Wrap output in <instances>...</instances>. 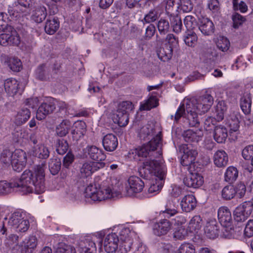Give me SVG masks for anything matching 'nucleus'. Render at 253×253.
<instances>
[{
	"label": "nucleus",
	"instance_id": "f257e3e1",
	"mask_svg": "<svg viewBox=\"0 0 253 253\" xmlns=\"http://www.w3.org/2000/svg\"><path fill=\"white\" fill-rule=\"evenodd\" d=\"M45 163L36 166L33 171L25 170L20 178L8 182L0 181V195H5L16 190L23 195L33 193L34 190L37 194H41L45 191Z\"/></svg>",
	"mask_w": 253,
	"mask_h": 253
},
{
	"label": "nucleus",
	"instance_id": "f03ea898",
	"mask_svg": "<svg viewBox=\"0 0 253 253\" xmlns=\"http://www.w3.org/2000/svg\"><path fill=\"white\" fill-rule=\"evenodd\" d=\"M161 145V138L157 135L147 144L130 149L126 155L128 161L142 162L139 169L142 176L147 177L151 172H154L161 178L165 174V165L160 159L155 160L151 157L150 153Z\"/></svg>",
	"mask_w": 253,
	"mask_h": 253
},
{
	"label": "nucleus",
	"instance_id": "7ed1b4c3",
	"mask_svg": "<svg viewBox=\"0 0 253 253\" xmlns=\"http://www.w3.org/2000/svg\"><path fill=\"white\" fill-rule=\"evenodd\" d=\"M213 102V97L208 94L197 99H184L177 109L174 120L177 122L183 117L190 126H198L200 122L199 116L207 112Z\"/></svg>",
	"mask_w": 253,
	"mask_h": 253
},
{
	"label": "nucleus",
	"instance_id": "20e7f679",
	"mask_svg": "<svg viewBox=\"0 0 253 253\" xmlns=\"http://www.w3.org/2000/svg\"><path fill=\"white\" fill-rule=\"evenodd\" d=\"M121 193L120 190L116 189L112 185H108L103 182L100 185L90 184L86 186L83 195L87 201L101 202L119 197Z\"/></svg>",
	"mask_w": 253,
	"mask_h": 253
},
{
	"label": "nucleus",
	"instance_id": "39448f33",
	"mask_svg": "<svg viewBox=\"0 0 253 253\" xmlns=\"http://www.w3.org/2000/svg\"><path fill=\"white\" fill-rule=\"evenodd\" d=\"M133 108L131 102L123 101L118 104L117 110L112 113L110 117L115 124L120 126H125L128 123V114Z\"/></svg>",
	"mask_w": 253,
	"mask_h": 253
},
{
	"label": "nucleus",
	"instance_id": "423d86ee",
	"mask_svg": "<svg viewBox=\"0 0 253 253\" xmlns=\"http://www.w3.org/2000/svg\"><path fill=\"white\" fill-rule=\"evenodd\" d=\"M0 34V44L4 46H19L21 38L16 30L11 26L6 24Z\"/></svg>",
	"mask_w": 253,
	"mask_h": 253
},
{
	"label": "nucleus",
	"instance_id": "0eeeda50",
	"mask_svg": "<svg viewBox=\"0 0 253 253\" xmlns=\"http://www.w3.org/2000/svg\"><path fill=\"white\" fill-rule=\"evenodd\" d=\"M217 217L221 225L225 228L224 235L226 237L230 238L234 234L233 219L231 211L227 207H221L218 209Z\"/></svg>",
	"mask_w": 253,
	"mask_h": 253
},
{
	"label": "nucleus",
	"instance_id": "6e6552de",
	"mask_svg": "<svg viewBox=\"0 0 253 253\" xmlns=\"http://www.w3.org/2000/svg\"><path fill=\"white\" fill-rule=\"evenodd\" d=\"M117 231L119 232L120 244L117 253H127L131 249L132 244V237L134 232H131L128 227L120 226Z\"/></svg>",
	"mask_w": 253,
	"mask_h": 253
},
{
	"label": "nucleus",
	"instance_id": "1a4fd4ad",
	"mask_svg": "<svg viewBox=\"0 0 253 253\" xmlns=\"http://www.w3.org/2000/svg\"><path fill=\"white\" fill-rule=\"evenodd\" d=\"M104 235L103 231H100L95 233L91 238H87L84 241H81L79 244L80 253H95L96 247L95 240L98 239L102 240Z\"/></svg>",
	"mask_w": 253,
	"mask_h": 253
},
{
	"label": "nucleus",
	"instance_id": "9d476101",
	"mask_svg": "<svg viewBox=\"0 0 253 253\" xmlns=\"http://www.w3.org/2000/svg\"><path fill=\"white\" fill-rule=\"evenodd\" d=\"M253 204L250 201H246L239 205L235 209L233 215L237 222L245 221L253 211Z\"/></svg>",
	"mask_w": 253,
	"mask_h": 253
},
{
	"label": "nucleus",
	"instance_id": "9b49d317",
	"mask_svg": "<svg viewBox=\"0 0 253 253\" xmlns=\"http://www.w3.org/2000/svg\"><path fill=\"white\" fill-rule=\"evenodd\" d=\"M144 186V183L137 176H130L125 184V190L128 196H134L136 193L142 191Z\"/></svg>",
	"mask_w": 253,
	"mask_h": 253
},
{
	"label": "nucleus",
	"instance_id": "f8f14e48",
	"mask_svg": "<svg viewBox=\"0 0 253 253\" xmlns=\"http://www.w3.org/2000/svg\"><path fill=\"white\" fill-rule=\"evenodd\" d=\"M179 151L183 154L181 157V164L184 166H188L193 163L198 154L195 149L187 144L180 145Z\"/></svg>",
	"mask_w": 253,
	"mask_h": 253
},
{
	"label": "nucleus",
	"instance_id": "ddd939ff",
	"mask_svg": "<svg viewBox=\"0 0 253 253\" xmlns=\"http://www.w3.org/2000/svg\"><path fill=\"white\" fill-rule=\"evenodd\" d=\"M83 153L85 157H88L94 163L104 162L106 157L102 149L92 145L86 146L83 149Z\"/></svg>",
	"mask_w": 253,
	"mask_h": 253
},
{
	"label": "nucleus",
	"instance_id": "4468645a",
	"mask_svg": "<svg viewBox=\"0 0 253 253\" xmlns=\"http://www.w3.org/2000/svg\"><path fill=\"white\" fill-rule=\"evenodd\" d=\"M12 167L14 170L20 172L26 166V154L23 150L18 149L12 152Z\"/></svg>",
	"mask_w": 253,
	"mask_h": 253
},
{
	"label": "nucleus",
	"instance_id": "2eb2a0df",
	"mask_svg": "<svg viewBox=\"0 0 253 253\" xmlns=\"http://www.w3.org/2000/svg\"><path fill=\"white\" fill-rule=\"evenodd\" d=\"M172 224V223L168 219H161L153 224V233L157 236L165 235L171 230Z\"/></svg>",
	"mask_w": 253,
	"mask_h": 253
},
{
	"label": "nucleus",
	"instance_id": "dca6fc26",
	"mask_svg": "<svg viewBox=\"0 0 253 253\" xmlns=\"http://www.w3.org/2000/svg\"><path fill=\"white\" fill-rule=\"evenodd\" d=\"M167 173V168L165 166V174L163 178H161L154 172H151L148 174V175L150 174H153L158 179L155 178V179H152L150 183V186L148 189V193L146 194V196L147 197H152L156 194H157L163 187V181L162 180L164 179L166 176ZM148 176L147 177H148Z\"/></svg>",
	"mask_w": 253,
	"mask_h": 253
},
{
	"label": "nucleus",
	"instance_id": "f3484780",
	"mask_svg": "<svg viewBox=\"0 0 253 253\" xmlns=\"http://www.w3.org/2000/svg\"><path fill=\"white\" fill-rule=\"evenodd\" d=\"M104 162L94 163L87 161L84 162L81 168V172L83 176L87 177L99 169L105 167Z\"/></svg>",
	"mask_w": 253,
	"mask_h": 253
},
{
	"label": "nucleus",
	"instance_id": "a211bd4d",
	"mask_svg": "<svg viewBox=\"0 0 253 253\" xmlns=\"http://www.w3.org/2000/svg\"><path fill=\"white\" fill-rule=\"evenodd\" d=\"M119 237L115 233H111L106 235L104 241L105 251L108 253L117 252L118 249Z\"/></svg>",
	"mask_w": 253,
	"mask_h": 253
},
{
	"label": "nucleus",
	"instance_id": "6ab92c4d",
	"mask_svg": "<svg viewBox=\"0 0 253 253\" xmlns=\"http://www.w3.org/2000/svg\"><path fill=\"white\" fill-rule=\"evenodd\" d=\"M185 185L189 187L197 188L201 187L204 183V178L200 174L196 172L190 173L183 179Z\"/></svg>",
	"mask_w": 253,
	"mask_h": 253
},
{
	"label": "nucleus",
	"instance_id": "aec40b11",
	"mask_svg": "<svg viewBox=\"0 0 253 253\" xmlns=\"http://www.w3.org/2000/svg\"><path fill=\"white\" fill-rule=\"evenodd\" d=\"M1 60L4 65L7 66L14 72H19L22 69V62L15 57H9L5 55H1Z\"/></svg>",
	"mask_w": 253,
	"mask_h": 253
},
{
	"label": "nucleus",
	"instance_id": "412c9836",
	"mask_svg": "<svg viewBox=\"0 0 253 253\" xmlns=\"http://www.w3.org/2000/svg\"><path fill=\"white\" fill-rule=\"evenodd\" d=\"M86 126L85 123L81 121L76 122L73 126L71 131L73 139L78 141L83 137L86 132Z\"/></svg>",
	"mask_w": 253,
	"mask_h": 253
},
{
	"label": "nucleus",
	"instance_id": "4be33fe9",
	"mask_svg": "<svg viewBox=\"0 0 253 253\" xmlns=\"http://www.w3.org/2000/svg\"><path fill=\"white\" fill-rule=\"evenodd\" d=\"M199 29L203 35L210 36L213 33L214 26L210 19L203 17L199 20Z\"/></svg>",
	"mask_w": 253,
	"mask_h": 253
},
{
	"label": "nucleus",
	"instance_id": "5701e85b",
	"mask_svg": "<svg viewBox=\"0 0 253 253\" xmlns=\"http://www.w3.org/2000/svg\"><path fill=\"white\" fill-rule=\"evenodd\" d=\"M37 246V239L35 236H30L26 239L18 246V250L21 253H32Z\"/></svg>",
	"mask_w": 253,
	"mask_h": 253
},
{
	"label": "nucleus",
	"instance_id": "b1692460",
	"mask_svg": "<svg viewBox=\"0 0 253 253\" xmlns=\"http://www.w3.org/2000/svg\"><path fill=\"white\" fill-rule=\"evenodd\" d=\"M180 205L183 211L190 212L196 206V199L192 195H186L181 199Z\"/></svg>",
	"mask_w": 253,
	"mask_h": 253
},
{
	"label": "nucleus",
	"instance_id": "393cba45",
	"mask_svg": "<svg viewBox=\"0 0 253 253\" xmlns=\"http://www.w3.org/2000/svg\"><path fill=\"white\" fill-rule=\"evenodd\" d=\"M204 231L206 236L210 239H215L219 233L217 222L214 219L207 221L204 227Z\"/></svg>",
	"mask_w": 253,
	"mask_h": 253
},
{
	"label": "nucleus",
	"instance_id": "a878e982",
	"mask_svg": "<svg viewBox=\"0 0 253 253\" xmlns=\"http://www.w3.org/2000/svg\"><path fill=\"white\" fill-rule=\"evenodd\" d=\"M118 139L117 137L111 133L105 135L102 140V144L104 148L107 151H114L118 146Z\"/></svg>",
	"mask_w": 253,
	"mask_h": 253
},
{
	"label": "nucleus",
	"instance_id": "bb28decb",
	"mask_svg": "<svg viewBox=\"0 0 253 253\" xmlns=\"http://www.w3.org/2000/svg\"><path fill=\"white\" fill-rule=\"evenodd\" d=\"M4 89L6 93L10 96H14L19 90V83L13 78L6 80L4 84Z\"/></svg>",
	"mask_w": 253,
	"mask_h": 253
},
{
	"label": "nucleus",
	"instance_id": "cd10ccee",
	"mask_svg": "<svg viewBox=\"0 0 253 253\" xmlns=\"http://www.w3.org/2000/svg\"><path fill=\"white\" fill-rule=\"evenodd\" d=\"M30 116L29 109L23 108L17 112L14 117V123L16 126H21L29 119Z\"/></svg>",
	"mask_w": 253,
	"mask_h": 253
},
{
	"label": "nucleus",
	"instance_id": "c85d7f7f",
	"mask_svg": "<svg viewBox=\"0 0 253 253\" xmlns=\"http://www.w3.org/2000/svg\"><path fill=\"white\" fill-rule=\"evenodd\" d=\"M33 0H17L15 2V9L19 13H24L25 15L29 14L32 6Z\"/></svg>",
	"mask_w": 253,
	"mask_h": 253
},
{
	"label": "nucleus",
	"instance_id": "c756f323",
	"mask_svg": "<svg viewBox=\"0 0 253 253\" xmlns=\"http://www.w3.org/2000/svg\"><path fill=\"white\" fill-rule=\"evenodd\" d=\"M213 162L218 167H225L228 162V155L224 151L218 150L214 155Z\"/></svg>",
	"mask_w": 253,
	"mask_h": 253
},
{
	"label": "nucleus",
	"instance_id": "7c9ffc66",
	"mask_svg": "<svg viewBox=\"0 0 253 253\" xmlns=\"http://www.w3.org/2000/svg\"><path fill=\"white\" fill-rule=\"evenodd\" d=\"M158 93L154 92L149 98L140 104V110H149L158 105V100L156 97Z\"/></svg>",
	"mask_w": 253,
	"mask_h": 253
},
{
	"label": "nucleus",
	"instance_id": "2f4dec72",
	"mask_svg": "<svg viewBox=\"0 0 253 253\" xmlns=\"http://www.w3.org/2000/svg\"><path fill=\"white\" fill-rule=\"evenodd\" d=\"M172 47L166 44L163 47H160L157 50L159 58L164 62L169 61L172 55Z\"/></svg>",
	"mask_w": 253,
	"mask_h": 253
},
{
	"label": "nucleus",
	"instance_id": "473e14b6",
	"mask_svg": "<svg viewBox=\"0 0 253 253\" xmlns=\"http://www.w3.org/2000/svg\"><path fill=\"white\" fill-rule=\"evenodd\" d=\"M203 225V220L199 215H195L190 220L188 230L191 233H197Z\"/></svg>",
	"mask_w": 253,
	"mask_h": 253
},
{
	"label": "nucleus",
	"instance_id": "72a5a7b5",
	"mask_svg": "<svg viewBox=\"0 0 253 253\" xmlns=\"http://www.w3.org/2000/svg\"><path fill=\"white\" fill-rule=\"evenodd\" d=\"M227 137V130L222 126H217L214 130L213 137L217 143L225 142Z\"/></svg>",
	"mask_w": 253,
	"mask_h": 253
},
{
	"label": "nucleus",
	"instance_id": "f704fd0d",
	"mask_svg": "<svg viewBox=\"0 0 253 253\" xmlns=\"http://www.w3.org/2000/svg\"><path fill=\"white\" fill-rule=\"evenodd\" d=\"M202 134L203 133L201 130L194 131L191 129H189L184 131L183 136L185 141L186 142H197L201 139Z\"/></svg>",
	"mask_w": 253,
	"mask_h": 253
},
{
	"label": "nucleus",
	"instance_id": "c9c22d12",
	"mask_svg": "<svg viewBox=\"0 0 253 253\" xmlns=\"http://www.w3.org/2000/svg\"><path fill=\"white\" fill-rule=\"evenodd\" d=\"M72 125L71 122L68 120H64L57 126L56 132L61 137L65 136L69 132Z\"/></svg>",
	"mask_w": 253,
	"mask_h": 253
},
{
	"label": "nucleus",
	"instance_id": "e433bc0d",
	"mask_svg": "<svg viewBox=\"0 0 253 253\" xmlns=\"http://www.w3.org/2000/svg\"><path fill=\"white\" fill-rule=\"evenodd\" d=\"M188 229H185L184 226L175 227L173 230V238L175 240H184L188 236Z\"/></svg>",
	"mask_w": 253,
	"mask_h": 253
},
{
	"label": "nucleus",
	"instance_id": "4c0bfd02",
	"mask_svg": "<svg viewBox=\"0 0 253 253\" xmlns=\"http://www.w3.org/2000/svg\"><path fill=\"white\" fill-rule=\"evenodd\" d=\"M227 110V106L224 101H219L215 108V117L218 121L223 120L225 112Z\"/></svg>",
	"mask_w": 253,
	"mask_h": 253
},
{
	"label": "nucleus",
	"instance_id": "58836bf2",
	"mask_svg": "<svg viewBox=\"0 0 253 253\" xmlns=\"http://www.w3.org/2000/svg\"><path fill=\"white\" fill-rule=\"evenodd\" d=\"M238 176V170L237 168L230 166L229 167L225 172V180L229 182H232L235 181Z\"/></svg>",
	"mask_w": 253,
	"mask_h": 253
},
{
	"label": "nucleus",
	"instance_id": "ea45409f",
	"mask_svg": "<svg viewBox=\"0 0 253 253\" xmlns=\"http://www.w3.org/2000/svg\"><path fill=\"white\" fill-rule=\"evenodd\" d=\"M157 27L161 35H165L170 29L169 22L165 19L161 18L157 23Z\"/></svg>",
	"mask_w": 253,
	"mask_h": 253
},
{
	"label": "nucleus",
	"instance_id": "a19ab883",
	"mask_svg": "<svg viewBox=\"0 0 253 253\" xmlns=\"http://www.w3.org/2000/svg\"><path fill=\"white\" fill-rule=\"evenodd\" d=\"M23 217L21 213L15 212L11 215L8 221V224L11 228L16 229L22 220Z\"/></svg>",
	"mask_w": 253,
	"mask_h": 253
},
{
	"label": "nucleus",
	"instance_id": "79ce46f5",
	"mask_svg": "<svg viewBox=\"0 0 253 253\" xmlns=\"http://www.w3.org/2000/svg\"><path fill=\"white\" fill-rule=\"evenodd\" d=\"M55 253H76L75 248L64 243H59L55 250Z\"/></svg>",
	"mask_w": 253,
	"mask_h": 253
},
{
	"label": "nucleus",
	"instance_id": "37998d69",
	"mask_svg": "<svg viewBox=\"0 0 253 253\" xmlns=\"http://www.w3.org/2000/svg\"><path fill=\"white\" fill-rule=\"evenodd\" d=\"M198 37L195 33L189 31L184 38V42L188 46L194 47L197 43Z\"/></svg>",
	"mask_w": 253,
	"mask_h": 253
},
{
	"label": "nucleus",
	"instance_id": "c03bdc74",
	"mask_svg": "<svg viewBox=\"0 0 253 253\" xmlns=\"http://www.w3.org/2000/svg\"><path fill=\"white\" fill-rule=\"evenodd\" d=\"M176 253H195V246L191 243L184 242L178 248Z\"/></svg>",
	"mask_w": 253,
	"mask_h": 253
},
{
	"label": "nucleus",
	"instance_id": "a18cd8bd",
	"mask_svg": "<svg viewBox=\"0 0 253 253\" xmlns=\"http://www.w3.org/2000/svg\"><path fill=\"white\" fill-rule=\"evenodd\" d=\"M165 216L169 218L175 215L177 213L176 206L173 202H169L166 205L165 210L163 211Z\"/></svg>",
	"mask_w": 253,
	"mask_h": 253
},
{
	"label": "nucleus",
	"instance_id": "49530a36",
	"mask_svg": "<svg viewBox=\"0 0 253 253\" xmlns=\"http://www.w3.org/2000/svg\"><path fill=\"white\" fill-rule=\"evenodd\" d=\"M236 194L235 189L233 185L225 186L222 190V198L225 200H230Z\"/></svg>",
	"mask_w": 253,
	"mask_h": 253
},
{
	"label": "nucleus",
	"instance_id": "de8ad7c7",
	"mask_svg": "<svg viewBox=\"0 0 253 253\" xmlns=\"http://www.w3.org/2000/svg\"><path fill=\"white\" fill-rule=\"evenodd\" d=\"M216 46L219 50L225 52L229 48L230 42L226 38L219 37L217 38L216 41Z\"/></svg>",
	"mask_w": 253,
	"mask_h": 253
},
{
	"label": "nucleus",
	"instance_id": "09e8293b",
	"mask_svg": "<svg viewBox=\"0 0 253 253\" xmlns=\"http://www.w3.org/2000/svg\"><path fill=\"white\" fill-rule=\"evenodd\" d=\"M12 152L9 150H4L1 154L0 161L6 165H12Z\"/></svg>",
	"mask_w": 253,
	"mask_h": 253
},
{
	"label": "nucleus",
	"instance_id": "8fccbe9b",
	"mask_svg": "<svg viewBox=\"0 0 253 253\" xmlns=\"http://www.w3.org/2000/svg\"><path fill=\"white\" fill-rule=\"evenodd\" d=\"M36 21L38 23L42 22L45 19L46 16V9L44 6L41 7L36 10L35 13L34 15Z\"/></svg>",
	"mask_w": 253,
	"mask_h": 253
},
{
	"label": "nucleus",
	"instance_id": "3c124183",
	"mask_svg": "<svg viewBox=\"0 0 253 253\" xmlns=\"http://www.w3.org/2000/svg\"><path fill=\"white\" fill-rule=\"evenodd\" d=\"M239 115H233L228 120L227 122L228 126L230 130L233 131H236L239 127Z\"/></svg>",
	"mask_w": 253,
	"mask_h": 253
},
{
	"label": "nucleus",
	"instance_id": "603ef678",
	"mask_svg": "<svg viewBox=\"0 0 253 253\" xmlns=\"http://www.w3.org/2000/svg\"><path fill=\"white\" fill-rule=\"evenodd\" d=\"M184 24L188 31L193 30L197 26L196 19L192 15H187L185 17Z\"/></svg>",
	"mask_w": 253,
	"mask_h": 253
},
{
	"label": "nucleus",
	"instance_id": "864d4df0",
	"mask_svg": "<svg viewBox=\"0 0 253 253\" xmlns=\"http://www.w3.org/2000/svg\"><path fill=\"white\" fill-rule=\"evenodd\" d=\"M47 66L46 64L40 65L36 70V76L40 80H44L46 78Z\"/></svg>",
	"mask_w": 253,
	"mask_h": 253
},
{
	"label": "nucleus",
	"instance_id": "5fc2aeb1",
	"mask_svg": "<svg viewBox=\"0 0 253 253\" xmlns=\"http://www.w3.org/2000/svg\"><path fill=\"white\" fill-rule=\"evenodd\" d=\"M183 188L182 187L175 184H171L169 189V195L174 198L179 196L183 192Z\"/></svg>",
	"mask_w": 253,
	"mask_h": 253
},
{
	"label": "nucleus",
	"instance_id": "6e6d98bb",
	"mask_svg": "<svg viewBox=\"0 0 253 253\" xmlns=\"http://www.w3.org/2000/svg\"><path fill=\"white\" fill-rule=\"evenodd\" d=\"M68 149V144L64 139H59L56 145V151L60 155L64 154Z\"/></svg>",
	"mask_w": 253,
	"mask_h": 253
},
{
	"label": "nucleus",
	"instance_id": "4d7b16f0",
	"mask_svg": "<svg viewBox=\"0 0 253 253\" xmlns=\"http://www.w3.org/2000/svg\"><path fill=\"white\" fill-rule=\"evenodd\" d=\"M59 22L57 19L53 18L52 19L48 20V34L52 35L58 29Z\"/></svg>",
	"mask_w": 253,
	"mask_h": 253
},
{
	"label": "nucleus",
	"instance_id": "13d9d810",
	"mask_svg": "<svg viewBox=\"0 0 253 253\" xmlns=\"http://www.w3.org/2000/svg\"><path fill=\"white\" fill-rule=\"evenodd\" d=\"M47 105L46 103H42L37 110L36 117L38 120H42L46 118L47 115V110H46Z\"/></svg>",
	"mask_w": 253,
	"mask_h": 253
},
{
	"label": "nucleus",
	"instance_id": "bf43d9fd",
	"mask_svg": "<svg viewBox=\"0 0 253 253\" xmlns=\"http://www.w3.org/2000/svg\"><path fill=\"white\" fill-rule=\"evenodd\" d=\"M171 24L175 33H179L181 32L182 24L181 20L178 16H175L173 18Z\"/></svg>",
	"mask_w": 253,
	"mask_h": 253
},
{
	"label": "nucleus",
	"instance_id": "052dcab7",
	"mask_svg": "<svg viewBox=\"0 0 253 253\" xmlns=\"http://www.w3.org/2000/svg\"><path fill=\"white\" fill-rule=\"evenodd\" d=\"M233 27L238 28L245 21V18L242 15L236 13L233 15Z\"/></svg>",
	"mask_w": 253,
	"mask_h": 253
},
{
	"label": "nucleus",
	"instance_id": "680f3d73",
	"mask_svg": "<svg viewBox=\"0 0 253 253\" xmlns=\"http://www.w3.org/2000/svg\"><path fill=\"white\" fill-rule=\"evenodd\" d=\"M153 126L147 125L144 126L140 130L139 136L142 139H145L146 136H148L153 133Z\"/></svg>",
	"mask_w": 253,
	"mask_h": 253
},
{
	"label": "nucleus",
	"instance_id": "e2e57ef3",
	"mask_svg": "<svg viewBox=\"0 0 253 253\" xmlns=\"http://www.w3.org/2000/svg\"><path fill=\"white\" fill-rule=\"evenodd\" d=\"M158 17V12L155 10H152L145 16L144 21L147 23H150L156 21Z\"/></svg>",
	"mask_w": 253,
	"mask_h": 253
},
{
	"label": "nucleus",
	"instance_id": "0e129e2a",
	"mask_svg": "<svg viewBox=\"0 0 253 253\" xmlns=\"http://www.w3.org/2000/svg\"><path fill=\"white\" fill-rule=\"evenodd\" d=\"M232 2L234 9L239 10L242 13H245L247 11L248 6L244 2L241 1L238 3V0H232Z\"/></svg>",
	"mask_w": 253,
	"mask_h": 253
},
{
	"label": "nucleus",
	"instance_id": "69168bd1",
	"mask_svg": "<svg viewBox=\"0 0 253 253\" xmlns=\"http://www.w3.org/2000/svg\"><path fill=\"white\" fill-rule=\"evenodd\" d=\"M242 155L246 160H250L253 157V145L246 147L242 151Z\"/></svg>",
	"mask_w": 253,
	"mask_h": 253
},
{
	"label": "nucleus",
	"instance_id": "338daca9",
	"mask_svg": "<svg viewBox=\"0 0 253 253\" xmlns=\"http://www.w3.org/2000/svg\"><path fill=\"white\" fill-rule=\"evenodd\" d=\"M18 225V227L16 228L15 230L17 232H24L26 231L29 227V222L28 220L24 219L23 217Z\"/></svg>",
	"mask_w": 253,
	"mask_h": 253
},
{
	"label": "nucleus",
	"instance_id": "774afa93",
	"mask_svg": "<svg viewBox=\"0 0 253 253\" xmlns=\"http://www.w3.org/2000/svg\"><path fill=\"white\" fill-rule=\"evenodd\" d=\"M245 234L249 237L253 236V219L248 221L245 228Z\"/></svg>",
	"mask_w": 253,
	"mask_h": 253
}]
</instances>
